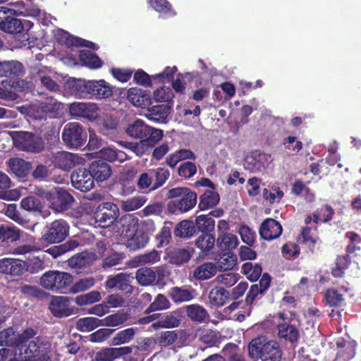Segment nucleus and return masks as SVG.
Returning a JSON list of instances; mask_svg holds the SVG:
<instances>
[{
	"label": "nucleus",
	"mask_w": 361,
	"mask_h": 361,
	"mask_svg": "<svg viewBox=\"0 0 361 361\" xmlns=\"http://www.w3.org/2000/svg\"><path fill=\"white\" fill-rule=\"evenodd\" d=\"M6 216L23 228L33 231L35 224H33L25 215H23L17 208L16 204H9L6 206L5 209Z\"/></svg>",
	"instance_id": "24"
},
{
	"label": "nucleus",
	"mask_w": 361,
	"mask_h": 361,
	"mask_svg": "<svg viewBox=\"0 0 361 361\" xmlns=\"http://www.w3.org/2000/svg\"><path fill=\"white\" fill-rule=\"evenodd\" d=\"M220 200L218 192L214 190H206L203 194L200 196L198 208L202 210H207L215 207Z\"/></svg>",
	"instance_id": "31"
},
{
	"label": "nucleus",
	"mask_w": 361,
	"mask_h": 361,
	"mask_svg": "<svg viewBox=\"0 0 361 361\" xmlns=\"http://www.w3.org/2000/svg\"><path fill=\"white\" fill-rule=\"evenodd\" d=\"M20 208L27 212H42L43 205L41 201L35 196L23 197L20 201Z\"/></svg>",
	"instance_id": "50"
},
{
	"label": "nucleus",
	"mask_w": 361,
	"mask_h": 361,
	"mask_svg": "<svg viewBox=\"0 0 361 361\" xmlns=\"http://www.w3.org/2000/svg\"><path fill=\"white\" fill-rule=\"evenodd\" d=\"M128 314L126 312H118L117 313L110 314L102 320L103 325L107 326H116L123 324L128 319Z\"/></svg>",
	"instance_id": "58"
},
{
	"label": "nucleus",
	"mask_w": 361,
	"mask_h": 361,
	"mask_svg": "<svg viewBox=\"0 0 361 361\" xmlns=\"http://www.w3.org/2000/svg\"><path fill=\"white\" fill-rule=\"evenodd\" d=\"M181 322V314L180 312L173 311L166 314H159L157 322L152 324L154 329H172L178 327Z\"/></svg>",
	"instance_id": "22"
},
{
	"label": "nucleus",
	"mask_w": 361,
	"mask_h": 361,
	"mask_svg": "<svg viewBox=\"0 0 361 361\" xmlns=\"http://www.w3.org/2000/svg\"><path fill=\"white\" fill-rule=\"evenodd\" d=\"M127 98L134 106L137 107L145 108L152 104L150 93L136 87L128 90Z\"/></svg>",
	"instance_id": "20"
},
{
	"label": "nucleus",
	"mask_w": 361,
	"mask_h": 361,
	"mask_svg": "<svg viewBox=\"0 0 361 361\" xmlns=\"http://www.w3.org/2000/svg\"><path fill=\"white\" fill-rule=\"evenodd\" d=\"M69 92L78 98L97 99H107L113 94V89L104 80L72 78L66 83Z\"/></svg>",
	"instance_id": "2"
},
{
	"label": "nucleus",
	"mask_w": 361,
	"mask_h": 361,
	"mask_svg": "<svg viewBox=\"0 0 361 361\" xmlns=\"http://www.w3.org/2000/svg\"><path fill=\"white\" fill-rule=\"evenodd\" d=\"M173 233L178 238H190L196 234V229L194 222L190 220H183L180 221L174 228Z\"/></svg>",
	"instance_id": "36"
},
{
	"label": "nucleus",
	"mask_w": 361,
	"mask_h": 361,
	"mask_svg": "<svg viewBox=\"0 0 361 361\" xmlns=\"http://www.w3.org/2000/svg\"><path fill=\"white\" fill-rule=\"evenodd\" d=\"M135 329L132 327L120 331L112 339L114 345H119L130 342L135 336Z\"/></svg>",
	"instance_id": "59"
},
{
	"label": "nucleus",
	"mask_w": 361,
	"mask_h": 361,
	"mask_svg": "<svg viewBox=\"0 0 361 361\" xmlns=\"http://www.w3.org/2000/svg\"><path fill=\"white\" fill-rule=\"evenodd\" d=\"M217 272V267L212 262H204L197 266L193 272V276L200 281L211 279Z\"/></svg>",
	"instance_id": "32"
},
{
	"label": "nucleus",
	"mask_w": 361,
	"mask_h": 361,
	"mask_svg": "<svg viewBox=\"0 0 361 361\" xmlns=\"http://www.w3.org/2000/svg\"><path fill=\"white\" fill-rule=\"evenodd\" d=\"M24 273L37 274L44 269V262L39 257H34L27 261H24Z\"/></svg>",
	"instance_id": "60"
},
{
	"label": "nucleus",
	"mask_w": 361,
	"mask_h": 361,
	"mask_svg": "<svg viewBox=\"0 0 361 361\" xmlns=\"http://www.w3.org/2000/svg\"><path fill=\"white\" fill-rule=\"evenodd\" d=\"M37 334V331L33 328H26L21 334H18L12 327H8L0 331V346L22 348Z\"/></svg>",
	"instance_id": "8"
},
{
	"label": "nucleus",
	"mask_w": 361,
	"mask_h": 361,
	"mask_svg": "<svg viewBox=\"0 0 361 361\" xmlns=\"http://www.w3.org/2000/svg\"><path fill=\"white\" fill-rule=\"evenodd\" d=\"M171 264L180 265L188 262L191 258V253L188 248H174L169 253Z\"/></svg>",
	"instance_id": "42"
},
{
	"label": "nucleus",
	"mask_w": 361,
	"mask_h": 361,
	"mask_svg": "<svg viewBox=\"0 0 361 361\" xmlns=\"http://www.w3.org/2000/svg\"><path fill=\"white\" fill-rule=\"evenodd\" d=\"M77 155L65 151L57 152L53 156V163L56 167L69 171L78 162Z\"/></svg>",
	"instance_id": "26"
},
{
	"label": "nucleus",
	"mask_w": 361,
	"mask_h": 361,
	"mask_svg": "<svg viewBox=\"0 0 361 361\" xmlns=\"http://www.w3.org/2000/svg\"><path fill=\"white\" fill-rule=\"evenodd\" d=\"M15 147L22 151L39 153L44 149V142L41 137L27 131H12L10 133Z\"/></svg>",
	"instance_id": "6"
},
{
	"label": "nucleus",
	"mask_w": 361,
	"mask_h": 361,
	"mask_svg": "<svg viewBox=\"0 0 361 361\" xmlns=\"http://www.w3.org/2000/svg\"><path fill=\"white\" fill-rule=\"evenodd\" d=\"M262 269L260 264H253L252 262H245L241 267V273L252 281H257L262 275Z\"/></svg>",
	"instance_id": "46"
},
{
	"label": "nucleus",
	"mask_w": 361,
	"mask_h": 361,
	"mask_svg": "<svg viewBox=\"0 0 361 361\" xmlns=\"http://www.w3.org/2000/svg\"><path fill=\"white\" fill-rule=\"evenodd\" d=\"M27 27H24V24H0V30L8 34L13 35L14 37L23 45L30 44V29L34 24H26Z\"/></svg>",
	"instance_id": "14"
},
{
	"label": "nucleus",
	"mask_w": 361,
	"mask_h": 361,
	"mask_svg": "<svg viewBox=\"0 0 361 361\" xmlns=\"http://www.w3.org/2000/svg\"><path fill=\"white\" fill-rule=\"evenodd\" d=\"M61 138L68 148L78 149L86 142L87 134L81 124L77 122H69L63 129Z\"/></svg>",
	"instance_id": "9"
},
{
	"label": "nucleus",
	"mask_w": 361,
	"mask_h": 361,
	"mask_svg": "<svg viewBox=\"0 0 361 361\" xmlns=\"http://www.w3.org/2000/svg\"><path fill=\"white\" fill-rule=\"evenodd\" d=\"M73 276L65 271H47L40 279L41 286L51 291H61L67 288L73 283Z\"/></svg>",
	"instance_id": "7"
},
{
	"label": "nucleus",
	"mask_w": 361,
	"mask_h": 361,
	"mask_svg": "<svg viewBox=\"0 0 361 361\" xmlns=\"http://www.w3.org/2000/svg\"><path fill=\"white\" fill-rule=\"evenodd\" d=\"M25 73L23 65L18 61H0V77L14 79Z\"/></svg>",
	"instance_id": "23"
},
{
	"label": "nucleus",
	"mask_w": 361,
	"mask_h": 361,
	"mask_svg": "<svg viewBox=\"0 0 361 361\" xmlns=\"http://www.w3.org/2000/svg\"><path fill=\"white\" fill-rule=\"evenodd\" d=\"M99 159L109 162L118 161L123 162L126 159V154L121 150H118L114 147H103L98 152Z\"/></svg>",
	"instance_id": "30"
},
{
	"label": "nucleus",
	"mask_w": 361,
	"mask_h": 361,
	"mask_svg": "<svg viewBox=\"0 0 361 361\" xmlns=\"http://www.w3.org/2000/svg\"><path fill=\"white\" fill-rule=\"evenodd\" d=\"M61 103L52 97H47L39 105V109L44 113H56L61 106Z\"/></svg>",
	"instance_id": "61"
},
{
	"label": "nucleus",
	"mask_w": 361,
	"mask_h": 361,
	"mask_svg": "<svg viewBox=\"0 0 361 361\" xmlns=\"http://www.w3.org/2000/svg\"><path fill=\"white\" fill-rule=\"evenodd\" d=\"M169 201L166 211L170 214H182L193 209L197 200V193L187 187H176L169 189L166 193Z\"/></svg>",
	"instance_id": "3"
},
{
	"label": "nucleus",
	"mask_w": 361,
	"mask_h": 361,
	"mask_svg": "<svg viewBox=\"0 0 361 361\" xmlns=\"http://www.w3.org/2000/svg\"><path fill=\"white\" fill-rule=\"evenodd\" d=\"M71 300L72 298L67 296H55L50 302L49 310L56 317H67L73 314L69 307Z\"/></svg>",
	"instance_id": "15"
},
{
	"label": "nucleus",
	"mask_w": 361,
	"mask_h": 361,
	"mask_svg": "<svg viewBox=\"0 0 361 361\" xmlns=\"http://www.w3.org/2000/svg\"><path fill=\"white\" fill-rule=\"evenodd\" d=\"M200 340L209 346L216 345L219 342V334L209 329H204L200 331Z\"/></svg>",
	"instance_id": "56"
},
{
	"label": "nucleus",
	"mask_w": 361,
	"mask_h": 361,
	"mask_svg": "<svg viewBox=\"0 0 361 361\" xmlns=\"http://www.w3.org/2000/svg\"><path fill=\"white\" fill-rule=\"evenodd\" d=\"M197 173V166L195 164L191 161H185L181 164L178 168V174L179 176L189 179Z\"/></svg>",
	"instance_id": "64"
},
{
	"label": "nucleus",
	"mask_w": 361,
	"mask_h": 361,
	"mask_svg": "<svg viewBox=\"0 0 361 361\" xmlns=\"http://www.w3.org/2000/svg\"><path fill=\"white\" fill-rule=\"evenodd\" d=\"M125 133L129 137L138 141H121L119 145L140 157L149 154L164 137L162 130L150 126L139 118L129 123Z\"/></svg>",
	"instance_id": "1"
},
{
	"label": "nucleus",
	"mask_w": 361,
	"mask_h": 361,
	"mask_svg": "<svg viewBox=\"0 0 361 361\" xmlns=\"http://www.w3.org/2000/svg\"><path fill=\"white\" fill-rule=\"evenodd\" d=\"M278 336L280 338L291 344H297L298 342L300 334L296 326L287 322H283L277 325Z\"/></svg>",
	"instance_id": "25"
},
{
	"label": "nucleus",
	"mask_w": 361,
	"mask_h": 361,
	"mask_svg": "<svg viewBox=\"0 0 361 361\" xmlns=\"http://www.w3.org/2000/svg\"><path fill=\"white\" fill-rule=\"evenodd\" d=\"M56 197L52 196L51 208L57 212L68 210L74 202L73 197L66 190L56 188Z\"/></svg>",
	"instance_id": "21"
},
{
	"label": "nucleus",
	"mask_w": 361,
	"mask_h": 361,
	"mask_svg": "<svg viewBox=\"0 0 361 361\" xmlns=\"http://www.w3.org/2000/svg\"><path fill=\"white\" fill-rule=\"evenodd\" d=\"M170 302L165 295L158 294L154 302H152L146 309L145 313L149 314L157 310L168 309L170 307Z\"/></svg>",
	"instance_id": "57"
},
{
	"label": "nucleus",
	"mask_w": 361,
	"mask_h": 361,
	"mask_svg": "<svg viewBox=\"0 0 361 361\" xmlns=\"http://www.w3.org/2000/svg\"><path fill=\"white\" fill-rule=\"evenodd\" d=\"M22 231L15 226L1 225L0 226V240L3 243H13L18 240Z\"/></svg>",
	"instance_id": "35"
},
{
	"label": "nucleus",
	"mask_w": 361,
	"mask_h": 361,
	"mask_svg": "<svg viewBox=\"0 0 361 361\" xmlns=\"http://www.w3.org/2000/svg\"><path fill=\"white\" fill-rule=\"evenodd\" d=\"M216 239L212 233H202L195 240L197 247L206 252L214 247Z\"/></svg>",
	"instance_id": "49"
},
{
	"label": "nucleus",
	"mask_w": 361,
	"mask_h": 361,
	"mask_svg": "<svg viewBox=\"0 0 361 361\" xmlns=\"http://www.w3.org/2000/svg\"><path fill=\"white\" fill-rule=\"evenodd\" d=\"M70 226L66 221L60 219L49 224L42 236V240L49 244L59 243L69 234Z\"/></svg>",
	"instance_id": "11"
},
{
	"label": "nucleus",
	"mask_w": 361,
	"mask_h": 361,
	"mask_svg": "<svg viewBox=\"0 0 361 361\" xmlns=\"http://www.w3.org/2000/svg\"><path fill=\"white\" fill-rule=\"evenodd\" d=\"M282 226L279 222L271 218L262 221L259 229L260 237L267 241L279 238L282 233Z\"/></svg>",
	"instance_id": "16"
},
{
	"label": "nucleus",
	"mask_w": 361,
	"mask_h": 361,
	"mask_svg": "<svg viewBox=\"0 0 361 361\" xmlns=\"http://www.w3.org/2000/svg\"><path fill=\"white\" fill-rule=\"evenodd\" d=\"M7 165L11 171L18 178L26 177L32 169V164L30 161L18 157L9 159Z\"/></svg>",
	"instance_id": "27"
},
{
	"label": "nucleus",
	"mask_w": 361,
	"mask_h": 361,
	"mask_svg": "<svg viewBox=\"0 0 361 361\" xmlns=\"http://www.w3.org/2000/svg\"><path fill=\"white\" fill-rule=\"evenodd\" d=\"M186 313L192 321L202 322L207 316V310L197 304L186 306Z\"/></svg>",
	"instance_id": "52"
},
{
	"label": "nucleus",
	"mask_w": 361,
	"mask_h": 361,
	"mask_svg": "<svg viewBox=\"0 0 361 361\" xmlns=\"http://www.w3.org/2000/svg\"><path fill=\"white\" fill-rule=\"evenodd\" d=\"M107 288H116L123 293L130 295L133 291V286L129 283L128 276L126 273H118L114 276L109 277L105 281Z\"/></svg>",
	"instance_id": "19"
},
{
	"label": "nucleus",
	"mask_w": 361,
	"mask_h": 361,
	"mask_svg": "<svg viewBox=\"0 0 361 361\" xmlns=\"http://www.w3.org/2000/svg\"><path fill=\"white\" fill-rule=\"evenodd\" d=\"M68 264L74 269H82L91 264L90 256L87 253L81 252L68 259Z\"/></svg>",
	"instance_id": "54"
},
{
	"label": "nucleus",
	"mask_w": 361,
	"mask_h": 361,
	"mask_svg": "<svg viewBox=\"0 0 361 361\" xmlns=\"http://www.w3.org/2000/svg\"><path fill=\"white\" fill-rule=\"evenodd\" d=\"M95 281L93 277L81 279L74 283L70 288V293L76 294L85 291L94 285Z\"/></svg>",
	"instance_id": "62"
},
{
	"label": "nucleus",
	"mask_w": 361,
	"mask_h": 361,
	"mask_svg": "<svg viewBox=\"0 0 361 361\" xmlns=\"http://www.w3.org/2000/svg\"><path fill=\"white\" fill-rule=\"evenodd\" d=\"M161 252L157 250H152L144 254L135 256L133 262L137 266L146 264H153L160 260Z\"/></svg>",
	"instance_id": "51"
},
{
	"label": "nucleus",
	"mask_w": 361,
	"mask_h": 361,
	"mask_svg": "<svg viewBox=\"0 0 361 361\" xmlns=\"http://www.w3.org/2000/svg\"><path fill=\"white\" fill-rule=\"evenodd\" d=\"M80 245V243L75 239H70L66 243L54 245L46 250V252L51 255L54 258H56L68 252L75 250Z\"/></svg>",
	"instance_id": "34"
},
{
	"label": "nucleus",
	"mask_w": 361,
	"mask_h": 361,
	"mask_svg": "<svg viewBox=\"0 0 361 361\" xmlns=\"http://www.w3.org/2000/svg\"><path fill=\"white\" fill-rule=\"evenodd\" d=\"M71 182L73 188L81 192L89 191L94 185L90 171L85 168L74 170L71 175Z\"/></svg>",
	"instance_id": "13"
},
{
	"label": "nucleus",
	"mask_w": 361,
	"mask_h": 361,
	"mask_svg": "<svg viewBox=\"0 0 361 361\" xmlns=\"http://www.w3.org/2000/svg\"><path fill=\"white\" fill-rule=\"evenodd\" d=\"M248 355L251 359H260L261 361H281L282 350L275 341H268L264 336L252 339L249 343Z\"/></svg>",
	"instance_id": "4"
},
{
	"label": "nucleus",
	"mask_w": 361,
	"mask_h": 361,
	"mask_svg": "<svg viewBox=\"0 0 361 361\" xmlns=\"http://www.w3.org/2000/svg\"><path fill=\"white\" fill-rule=\"evenodd\" d=\"M25 267L24 261L19 259L5 257L0 259V273L4 274L21 276Z\"/></svg>",
	"instance_id": "18"
},
{
	"label": "nucleus",
	"mask_w": 361,
	"mask_h": 361,
	"mask_svg": "<svg viewBox=\"0 0 361 361\" xmlns=\"http://www.w3.org/2000/svg\"><path fill=\"white\" fill-rule=\"evenodd\" d=\"M149 5L159 13L175 16L176 13L167 0H147Z\"/></svg>",
	"instance_id": "55"
},
{
	"label": "nucleus",
	"mask_w": 361,
	"mask_h": 361,
	"mask_svg": "<svg viewBox=\"0 0 361 361\" xmlns=\"http://www.w3.org/2000/svg\"><path fill=\"white\" fill-rule=\"evenodd\" d=\"M138 225L134 224L133 226V235L128 239L126 247L130 250H137L144 247L149 240V237L143 231L137 228Z\"/></svg>",
	"instance_id": "28"
},
{
	"label": "nucleus",
	"mask_w": 361,
	"mask_h": 361,
	"mask_svg": "<svg viewBox=\"0 0 361 361\" xmlns=\"http://www.w3.org/2000/svg\"><path fill=\"white\" fill-rule=\"evenodd\" d=\"M194 224L196 232L212 233L214 231L215 221L209 215L202 214L196 216Z\"/></svg>",
	"instance_id": "37"
},
{
	"label": "nucleus",
	"mask_w": 361,
	"mask_h": 361,
	"mask_svg": "<svg viewBox=\"0 0 361 361\" xmlns=\"http://www.w3.org/2000/svg\"><path fill=\"white\" fill-rule=\"evenodd\" d=\"M100 300V292L98 290H92L89 293L78 295L74 301L78 306H85L97 302Z\"/></svg>",
	"instance_id": "53"
},
{
	"label": "nucleus",
	"mask_w": 361,
	"mask_h": 361,
	"mask_svg": "<svg viewBox=\"0 0 361 361\" xmlns=\"http://www.w3.org/2000/svg\"><path fill=\"white\" fill-rule=\"evenodd\" d=\"M169 297L176 303L187 302L192 299V290L184 287L175 286L170 289Z\"/></svg>",
	"instance_id": "40"
},
{
	"label": "nucleus",
	"mask_w": 361,
	"mask_h": 361,
	"mask_svg": "<svg viewBox=\"0 0 361 361\" xmlns=\"http://www.w3.org/2000/svg\"><path fill=\"white\" fill-rule=\"evenodd\" d=\"M216 245L222 251H230L238 246V239L232 233H219L216 239Z\"/></svg>",
	"instance_id": "38"
},
{
	"label": "nucleus",
	"mask_w": 361,
	"mask_h": 361,
	"mask_svg": "<svg viewBox=\"0 0 361 361\" xmlns=\"http://www.w3.org/2000/svg\"><path fill=\"white\" fill-rule=\"evenodd\" d=\"M195 159L196 155L191 149L183 148L179 149L167 156L165 162L169 167L174 169L177 164L181 161H195Z\"/></svg>",
	"instance_id": "29"
},
{
	"label": "nucleus",
	"mask_w": 361,
	"mask_h": 361,
	"mask_svg": "<svg viewBox=\"0 0 361 361\" xmlns=\"http://www.w3.org/2000/svg\"><path fill=\"white\" fill-rule=\"evenodd\" d=\"M119 216L118 206L110 202L99 204L94 212V219L98 226L108 228L112 226Z\"/></svg>",
	"instance_id": "10"
},
{
	"label": "nucleus",
	"mask_w": 361,
	"mask_h": 361,
	"mask_svg": "<svg viewBox=\"0 0 361 361\" xmlns=\"http://www.w3.org/2000/svg\"><path fill=\"white\" fill-rule=\"evenodd\" d=\"M135 279L142 286L154 285L155 275L151 268H140L137 270Z\"/></svg>",
	"instance_id": "48"
},
{
	"label": "nucleus",
	"mask_w": 361,
	"mask_h": 361,
	"mask_svg": "<svg viewBox=\"0 0 361 361\" xmlns=\"http://www.w3.org/2000/svg\"><path fill=\"white\" fill-rule=\"evenodd\" d=\"M147 118L151 121L164 123L169 114V108L165 105H155L148 109Z\"/></svg>",
	"instance_id": "43"
},
{
	"label": "nucleus",
	"mask_w": 361,
	"mask_h": 361,
	"mask_svg": "<svg viewBox=\"0 0 361 361\" xmlns=\"http://www.w3.org/2000/svg\"><path fill=\"white\" fill-rule=\"evenodd\" d=\"M99 106L93 102H75L70 104L69 113L75 118L93 122L99 118Z\"/></svg>",
	"instance_id": "12"
},
{
	"label": "nucleus",
	"mask_w": 361,
	"mask_h": 361,
	"mask_svg": "<svg viewBox=\"0 0 361 361\" xmlns=\"http://www.w3.org/2000/svg\"><path fill=\"white\" fill-rule=\"evenodd\" d=\"M102 319L97 317H83L79 319L76 322V329L81 332L91 331L99 326H102Z\"/></svg>",
	"instance_id": "44"
},
{
	"label": "nucleus",
	"mask_w": 361,
	"mask_h": 361,
	"mask_svg": "<svg viewBox=\"0 0 361 361\" xmlns=\"http://www.w3.org/2000/svg\"><path fill=\"white\" fill-rule=\"evenodd\" d=\"M79 59L81 63L90 68H99L103 65L102 59L95 54L89 50H81L79 52Z\"/></svg>",
	"instance_id": "39"
},
{
	"label": "nucleus",
	"mask_w": 361,
	"mask_h": 361,
	"mask_svg": "<svg viewBox=\"0 0 361 361\" xmlns=\"http://www.w3.org/2000/svg\"><path fill=\"white\" fill-rule=\"evenodd\" d=\"M27 343L23 352L27 361H51V343L47 336L35 335Z\"/></svg>",
	"instance_id": "5"
},
{
	"label": "nucleus",
	"mask_w": 361,
	"mask_h": 361,
	"mask_svg": "<svg viewBox=\"0 0 361 361\" xmlns=\"http://www.w3.org/2000/svg\"><path fill=\"white\" fill-rule=\"evenodd\" d=\"M126 258L123 252H113L106 256L102 260V267L104 269L110 268L122 263L123 260Z\"/></svg>",
	"instance_id": "63"
},
{
	"label": "nucleus",
	"mask_w": 361,
	"mask_h": 361,
	"mask_svg": "<svg viewBox=\"0 0 361 361\" xmlns=\"http://www.w3.org/2000/svg\"><path fill=\"white\" fill-rule=\"evenodd\" d=\"M152 178H154L152 186L149 190H155L161 187L170 176V171L168 169L159 167L150 171Z\"/></svg>",
	"instance_id": "41"
},
{
	"label": "nucleus",
	"mask_w": 361,
	"mask_h": 361,
	"mask_svg": "<svg viewBox=\"0 0 361 361\" xmlns=\"http://www.w3.org/2000/svg\"><path fill=\"white\" fill-rule=\"evenodd\" d=\"M54 39L59 44H64L67 47H74L75 44H80V38L73 37L62 29L57 30L54 35Z\"/></svg>",
	"instance_id": "47"
},
{
	"label": "nucleus",
	"mask_w": 361,
	"mask_h": 361,
	"mask_svg": "<svg viewBox=\"0 0 361 361\" xmlns=\"http://www.w3.org/2000/svg\"><path fill=\"white\" fill-rule=\"evenodd\" d=\"M229 297L230 293L221 287H215L209 293V302L214 307L224 305L229 299Z\"/></svg>",
	"instance_id": "33"
},
{
	"label": "nucleus",
	"mask_w": 361,
	"mask_h": 361,
	"mask_svg": "<svg viewBox=\"0 0 361 361\" xmlns=\"http://www.w3.org/2000/svg\"><path fill=\"white\" fill-rule=\"evenodd\" d=\"M350 263L351 259L348 255L338 256L336 259L335 267L331 269L332 276L336 278L343 277Z\"/></svg>",
	"instance_id": "45"
},
{
	"label": "nucleus",
	"mask_w": 361,
	"mask_h": 361,
	"mask_svg": "<svg viewBox=\"0 0 361 361\" xmlns=\"http://www.w3.org/2000/svg\"><path fill=\"white\" fill-rule=\"evenodd\" d=\"M87 169L93 180L97 182H103L107 180L112 173L111 166L102 159L92 161L89 164Z\"/></svg>",
	"instance_id": "17"
}]
</instances>
